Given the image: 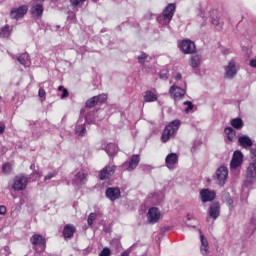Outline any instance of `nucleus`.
I'll use <instances>...</instances> for the list:
<instances>
[{"instance_id":"obj_1","label":"nucleus","mask_w":256,"mask_h":256,"mask_svg":"<svg viewBox=\"0 0 256 256\" xmlns=\"http://www.w3.org/2000/svg\"><path fill=\"white\" fill-rule=\"evenodd\" d=\"M179 127H181V121L179 120H174L167 125L161 136L162 143H167V141H169V139L179 131Z\"/></svg>"},{"instance_id":"obj_2","label":"nucleus","mask_w":256,"mask_h":256,"mask_svg":"<svg viewBox=\"0 0 256 256\" xmlns=\"http://www.w3.org/2000/svg\"><path fill=\"white\" fill-rule=\"evenodd\" d=\"M173 15H175V4H169L162 15L158 17V23H160V25H169L171 19H173Z\"/></svg>"},{"instance_id":"obj_3","label":"nucleus","mask_w":256,"mask_h":256,"mask_svg":"<svg viewBox=\"0 0 256 256\" xmlns=\"http://www.w3.org/2000/svg\"><path fill=\"white\" fill-rule=\"evenodd\" d=\"M256 181V160L249 164L246 172V180L244 181L245 187H251Z\"/></svg>"},{"instance_id":"obj_4","label":"nucleus","mask_w":256,"mask_h":256,"mask_svg":"<svg viewBox=\"0 0 256 256\" xmlns=\"http://www.w3.org/2000/svg\"><path fill=\"white\" fill-rule=\"evenodd\" d=\"M229 175V170L225 166H221L216 170L214 179L217 180L218 185L223 187L225 185V181H227V177Z\"/></svg>"},{"instance_id":"obj_5","label":"nucleus","mask_w":256,"mask_h":256,"mask_svg":"<svg viewBox=\"0 0 256 256\" xmlns=\"http://www.w3.org/2000/svg\"><path fill=\"white\" fill-rule=\"evenodd\" d=\"M27 11H29L28 5H22L18 8H13L10 12V17L11 19H16V21H19V19H23V17H25Z\"/></svg>"},{"instance_id":"obj_6","label":"nucleus","mask_w":256,"mask_h":256,"mask_svg":"<svg viewBox=\"0 0 256 256\" xmlns=\"http://www.w3.org/2000/svg\"><path fill=\"white\" fill-rule=\"evenodd\" d=\"M238 71L239 69L237 68V63L235 60H230L228 65L225 66V79H233L237 75Z\"/></svg>"},{"instance_id":"obj_7","label":"nucleus","mask_w":256,"mask_h":256,"mask_svg":"<svg viewBox=\"0 0 256 256\" xmlns=\"http://www.w3.org/2000/svg\"><path fill=\"white\" fill-rule=\"evenodd\" d=\"M139 161H141V157L139 155H132L129 161H126L122 164V168L124 171H134L137 169Z\"/></svg>"},{"instance_id":"obj_8","label":"nucleus","mask_w":256,"mask_h":256,"mask_svg":"<svg viewBox=\"0 0 256 256\" xmlns=\"http://www.w3.org/2000/svg\"><path fill=\"white\" fill-rule=\"evenodd\" d=\"M169 93L173 97L174 101H181L185 97L187 91L179 86H171Z\"/></svg>"},{"instance_id":"obj_9","label":"nucleus","mask_w":256,"mask_h":256,"mask_svg":"<svg viewBox=\"0 0 256 256\" xmlns=\"http://www.w3.org/2000/svg\"><path fill=\"white\" fill-rule=\"evenodd\" d=\"M27 183H29V179L27 177L16 176L12 189H14V191H23V189L27 187Z\"/></svg>"},{"instance_id":"obj_10","label":"nucleus","mask_w":256,"mask_h":256,"mask_svg":"<svg viewBox=\"0 0 256 256\" xmlns=\"http://www.w3.org/2000/svg\"><path fill=\"white\" fill-rule=\"evenodd\" d=\"M200 197L202 203H209L211 201H215V198L217 197V193L215 191L210 189H202L200 191Z\"/></svg>"},{"instance_id":"obj_11","label":"nucleus","mask_w":256,"mask_h":256,"mask_svg":"<svg viewBox=\"0 0 256 256\" xmlns=\"http://www.w3.org/2000/svg\"><path fill=\"white\" fill-rule=\"evenodd\" d=\"M208 215L214 219V221L218 219L219 215H221V204H219V202H213L209 207Z\"/></svg>"},{"instance_id":"obj_12","label":"nucleus","mask_w":256,"mask_h":256,"mask_svg":"<svg viewBox=\"0 0 256 256\" xmlns=\"http://www.w3.org/2000/svg\"><path fill=\"white\" fill-rule=\"evenodd\" d=\"M161 219V211H159V208L152 207L148 211V221L149 223L155 224Z\"/></svg>"},{"instance_id":"obj_13","label":"nucleus","mask_w":256,"mask_h":256,"mask_svg":"<svg viewBox=\"0 0 256 256\" xmlns=\"http://www.w3.org/2000/svg\"><path fill=\"white\" fill-rule=\"evenodd\" d=\"M243 163V153L241 151H235L230 162V167L232 169H237V167H241Z\"/></svg>"},{"instance_id":"obj_14","label":"nucleus","mask_w":256,"mask_h":256,"mask_svg":"<svg viewBox=\"0 0 256 256\" xmlns=\"http://www.w3.org/2000/svg\"><path fill=\"white\" fill-rule=\"evenodd\" d=\"M115 169H117V166L115 165H108L105 168H103L100 171V179L101 181H104V179H109V177H112V175H115Z\"/></svg>"},{"instance_id":"obj_15","label":"nucleus","mask_w":256,"mask_h":256,"mask_svg":"<svg viewBox=\"0 0 256 256\" xmlns=\"http://www.w3.org/2000/svg\"><path fill=\"white\" fill-rule=\"evenodd\" d=\"M85 183H87V173L81 170L74 176L73 184L77 187H81V185H85Z\"/></svg>"},{"instance_id":"obj_16","label":"nucleus","mask_w":256,"mask_h":256,"mask_svg":"<svg viewBox=\"0 0 256 256\" xmlns=\"http://www.w3.org/2000/svg\"><path fill=\"white\" fill-rule=\"evenodd\" d=\"M105 195L110 201H117L121 197V190L119 188H107Z\"/></svg>"},{"instance_id":"obj_17","label":"nucleus","mask_w":256,"mask_h":256,"mask_svg":"<svg viewBox=\"0 0 256 256\" xmlns=\"http://www.w3.org/2000/svg\"><path fill=\"white\" fill-rule=\"evenodd\" d=\"M30 243L34 245V247H41L42 251L45 249V238L41 236V234H34L30 238Z\"/></svg>"},{"instance_id":"obj_18","label":"nucleus","mask_w":256,"mask_h":256,"mask_svg":"<svg viewBox=\"0 0 256 256\" xmlns=\"http://www.w3.org/2000/svg\"><path fill=\"white\" fill-rule=\"evenodd\" d=\"M165 162L168 169H175V165L179 163V156L177 153H170L166 156Z\"/></svg>"},{"instance_id":"obj_19","label":"nucleus","mask_w":256,"mask_h":256,"mask_svg":"<svg viewBox=\"0 0 256 256\" xmlns=\"http://www.w3.org/2000/svg\"><path fill=\"white\" fill-rule=\"evenodd\" d=\"M180 49L183 51V53L189 54L195 52V42L191 40H183Z\"/></svg>"},{"instance_id":"obj_20","label":"nucleus","mask_w":256,"mask_h":256,"mask_svg":"<svg viewBox=\"0 0 256 256\" xmlns=\"http://www.w3.org/2000/svg\"><path fill=\"white\" fill-rule=\"evenodd\" d=\"M200 241H201V246H200V251L203 256H207L209 253V241L207 238H205V235L200 230Z\"/></svg>"},{"instance_id":"obj_21","label":"nucleus","mask_w":256,"mask_h":256,"mask_svg":"<svg viewBox=\"0 0 256 256\" xmlns=\"http://www.w3.org/2000/svg\"><path fill=\"white\" fill-rule=\"evenodd\" d=\"M103 149L106 151V153L109 155V157H115V155L119 151V147H117L113 143H109L106 146L103 147Z\"/></svg>"},{"instance_id":"obj_22","label":"nucleus","mask_w":256,"mask_h":256,"mask_svg":"<svg viewBox=\"0 0 256 256\" xmlns=\"http://www.w3.org/2000/svg\"><path fill=\"white\" fill-rule=\"evenodd\" d=\"M238 143L244 149H248V147H253V140H251V138H249L248 136L239 137L238 138Z\"/></svg>"},{"instance_id":"obj_23","label":"nucleus","mask_w":256,"mask_h":256,"mask_svg":"<svg viewBox=\"0 0 256 256\" xmlns=\"http://www.w3.org/2000/svg\"><path fill=\"white\" fill-rule=\"evenodd\" d=\"M32 17L39 19L43 15V4H36L31 8Z\"/></svg>"},{"instance_id":"obj_24","label":"nucleus","mask_w":256,"mask_h":256,"mask_svg":"<svg viewBox=\"0 0 256 256\" xmlns=\"http://www.w3.org/2000/svg\"><path fill=\"white\" fill-rule=\"evenodd\" d=\"M75 234V226L67 224L63 229V236L65 239H71Z\"/></svg>"},{"instance_id":"obj_25","label":"nucleus","mask_w":256,"mask_h":256,"mask_svg":"<svg viewBox=\"0 0 256 256\" xmlns=\"http://www.w3.org/2000/svg\"><path fill=\"white\" fill-rule=\"evenodd\" d=\"M201 61H203V57L199 54H194L191 57L190 65L193 69H197V67H201Z\"/></svg>"},{"instance_id":"obj_26","label":"nucleus","mask_w":256,"mask_h":256,"mask_svg":"<svg viewBox=\"0 0 256 256\" xmlns=\"http://www.w3.org/2000/svg\"><path fill=\"white\" fill-rule=\"evenodd\" d=\"M75 135H77V137H85V135H87V128L85 127V124L77 122Z\"/></svg>"},{"instance_id":"obj_27","label":"nucleus","mask_w":256,"mask_h":256,"mask_svg":"<svg viewBox=\"0 0 256 256\" xmlns=\"http://www.w3.org/2000/svg\"><path fill=\"white\" fill-rule=\"evenodd\" d=\"M222 201L228 205L230 211H233V198H231V194H229V192L222 193Z\"/></svg>"},{"instance_id":"obj_28","label":"nucleus","mask_w":256,"mask_h":256,"mask_svg":"<svg viewBox=\"0 0 256 256\" xmlns=\"http://www.w3.org/2000/svg\"><path fill=\"white\" fill-rule=\"evenodd\" d=\"M224 133L228 141H230V143H233L235 141V135H237V132L235 131V129L231 127H226L224 130Z\"/></svg>"},{"instance_id":"obj_29","label":"nucleus","mask_w":256,"mask_h":256,"mask_svg":"<svg viewBox=\"0 0 256 256\" xmlns=\"http://www.w3.org/2000/svg\"><path fill=\"white\" fill-rule=\"evenodd\" d=\"M144 101L146 103H153L154 101H157V94L153 93L150 90H147L144 93Z\"/></svg>"},{"instance_id":"obj_30","label":"nucleus","mask_w":256,"mask_h":256,"mask_svg":"<svg viewBox=\"0 0 256 256\" xmlns=\"http://www.w3.org/2000/svg\"><path fill=\"white\" fill-rule=\"evenodd\" d=\"M17 61L20 63V65H24V67H29L31 65V62L29 61V54L23 53L18 58Z\"/></svg>"},{"instance_id":"obj_31","label":"nucleus","mask_w":256,"mask_h":256,"mask_svg":"<svg viewBox=\"0 0 256 256\" xmlns=\"http://www.w3.org/2000/svg\"><path fill=\"white\" fill-rule=\"evenodd\" d=\"M230 125H232L234 129H243V120L241 118H234L231 120Z\"/></svg>"},{"instance_id":"obj_32","label":"nucleus","mask_w":256,"mask_h":256,"mask_svg":"<svg viewBox=\"0 0 256 256\" xmlns=\"http://www.w3.org/2000/svg\"><path fill=\"white\" fill-rule=\"evenodd\" d=\"M11 35V30H9V26H4L0 29V37H9Z\"/></svg>"},{"instance_id":"obj_33","label":"nucleus","mask_w":256,"mask_h":256,"mask_svg":"<svg viewBox=\"0 0 256 256\" xmlns=\"http://www.w3.org/2000/svg\"><path fill=\"white\" fill-rule=\"evenodd\" d=\"M211 23L216 27L217 31H221V29H223V22L219 21V19L213 18Z\"/></svg>"},{"instance_id":"obj_34","label":"nucleus","mask_w":256,"mask_h":256,"mask_svg":"<svg viewBox=\"0 0 256 256\" xmlns=\"http://www.w3.org/2000/svg\"><path fill=\"white\" fill-rule=\"evenodd\" d=\"M97 98L92 97L91 99H89L88 101H86V107H88L89 109L95 107V105H97Z\"/></svg>"},{"instance_id":"obj_35","label":"nucleus","mask_w":256,"mask_h":256,"mask_svg":"<svg viewBox=\"0 0 256 256\" xmlns=\"http://www.w3.org/2000/svg\"><path fill=\"white\" fill-rule=\"evenodd\" d=\"M94 117H95V112H90V113H88V114L86 115V123H89V124L95 123L96 120H95Z\"/></svg>"},{"instance_id":"obj_36","label":"nucleus","mask_w":256,"mask_h":256,"mask_svg":"<svg viewBox=\"0 0 256 256\" xmlns=\"http://www.w3.org/2000/svg\"><path fill=\"white\" fill-rule=\"evenodd\" d=\"M94 97L96 98L97 103H105V101H107V94H100Z\"/></svg>"},{"instance_id":"obj_37","label":"nucleus","mask_w":256,"mask_h":256,"mask_svg":"<svg viewBox=\"0 0 256 256\" xmlns=\"http://www.w3.org/2000/svg\"><path fill=\"white\" fill-rule=\"evenodd\" d=\"M183 105H187V107L185 108V113H189V111H193V107H195L193 105V102L192 101H186L183 103Z\"/></svg>"},{"instance_id":"obj_38","label":"nucleus","mask_w":256,"mask_h":256,"mask_svg":"<svg viewBox=\"0 0 256 256\" xmlns=\"http://www.w3.org/2000/svg\"><path fill=\"white\" fill-rule=\"evenodd\" d=\"M95 219H97V214L90 213V215L88 216V220H87V223L90 227L93 225V222L95 221Z\"/></svg>"},{"instance_id":"obj_39","label":"nucleus","mask_w":256,"mask_h":256,"mask_svg":"<svg viewBox=\"0 0 256 256\" xmlns=\"http://www.w3.org/2000/svg\"><path fill=\"white\" fill-rule=\"evenodd\" d=\"M148 57H149V55H147L146 53H142L141 55L138 56V63L143 65V63H145V61H147Z\"/></svg>"},{"instance_id":"obj_40","label":"nucleus","mask_w":256,"mask_h":256,"mask_svg":"<svg viewBox=\"0 0 256 256\" xmlns=\"http://www.w3.org/2000/svg\"><path fill=\"white\" fill-rule=\"evenodd\" d=\"M12 167L10 163H6L2 166L3 173H10L12 171Z\"/></svg>"},{"instance_id":"obj_41","label":"nucleus","mask_w":256,"mask_h":256,"mask_svg":"<svg viewBox=\"0 0 256 256\" xmlns=\"http://www.w3.org/2000/svg\"><path fill=\"white\" fill-rule=\"evenodd\" d=\"M169 71L167 70H162L160 72V79H164L165 81H167L169 79Z\"/></svg>"},{"instance_id":"obj_42","label":"nucleus","mask_w":256,"mask_h":256,"mask_svg":"<svg viewBox=\"0 0 256 256\" xmlns=\"http://www.w3.org/2000/svg\"><path fill=\"white\" fill-rule=\"evenodd\" d=\"M100 256H111V250L109 248H104L101 252H100Z\"/></svg>"},{"instance_id":"obj_43","label":"nucleus","mask_w":256,"mask_h":256,"mask_svg":"<svg viewBox=\"0 0 256 256\" xmlns=\"http://www.w3.org/2000/svg\"><path fill=\"white\" fill-rule=\"evenodd\" d=\"M85 2V0H70L71 5H73V7H77V5H79V3H83Z\"/></svg>"},{"instance_id":"obj_44","label":"nucleus","mask_w":256,"mask_h":256,"mask_svg":"<svg viewBox=\"0 0 256 256\" xmlns=\"http://www.w3.org/2000/svg\"><path fill=\"white\" fill-rule=\"evenodd\" d=\"M55 175H57V174L53 173V172L48 173L47 176H45V181L53 179V177H55Z\"/></svg>"},{"instance_id":"obj_45","label":"nucleus","mask_w":256,"mask_h":256,"mask_svg":"<svg viewBox=\"0 0 256 256\" xmlns=\"http://www.w3.org/2000/svg\"><path fill=\"white\" fill-rule=\"evenodd\" d=\"M7 214V207L0 206V215H6Z\"/></svg>"},{"instance_id":"obj_46","label":"nucleus","mask_w":256,"mask_h":256,"mask_svg":"<svg viewBox=\"0 0 256 256\" xmlns=\"http://www.w3.org/2000/svg\"><path fill=\"white\" fill-rule=\"evenodd\" d=\"M62 91L63 93L61 95V99H65L66 97H69V91H67V89H63Z\"/></svg>"},{"instance_id":"obj_47","label":"nucleus","mask_w":256,"mask_h":256,"mask_svg":"<svg viewBox=\"0 0 256 256\" xmlns=\"http://www.w3.org/2000/svg\"><path fill=\"white\" fill-rule=\"evenodd\" d=\"M38 95H39V97H45V95H46L45 89L40 88V89H39V92H38Z\"/></svg>"},{"instance_id":"obj_48","label":"nucleus","mask_w":256,"mask_h":256,"mask_svg":"<svg viewBox=\"0 0 256 256\" xmlns=\"http://www.w3.org/2000/svg\"><path fill=\"white\" fill-rule=\"evenodd\" d=\"M250 152H251V155H253V157H256V147L251 148Z\"/></svg>"},{"instance_id":"obj_49","label":"nucleus","mask_w":256,"mask_h":256,"mask_svg":"<svg viewBox=\"0 0 256 256\" xmlns=\"http://www.w3.org/2000/svg\"><path fill=\"white\" fill-rule=\"evenodd\" d=\"M2 251L6 253V255H9V246H5Z\"/></svg>"},{"instance_id":"obj_50","label":"nucleus","mask_w":256,"mask_h":256,"mask_svg":"<svg viewBox=\"0 0 256 256\" xmlns=\"http://www.w3.org/2000/svg\"><path fill=\"white\" fill-rule=\"evenodd\" d=\"M5 133V126H0V135Z\"/></svg>"},{"instance_id":"obj_51","label":"nucleus","mask_w":256,"mask_h":256,"mask_svg":"<svg viewBox=\"0 0 256 256\" xmlns=\"http://www.w3.org/2000/svg\"><path fill=\"white\" fill-rule=\"evenodd\" d=\"M181 77H182V76H181V74L179 73V74L176 75L175 79H176L177 81H179V80H181Z\"/></svg>"},{"instance_id":"obj_52","label":"nucleus","mask_w":256,"mask_h":256,"mask_svg":"<svg viewBox=\"0 0 256 256\" xmlns=\"http://www.w3.org/2000/svg\"><path fill=\"white\" fill-rule=\"evenodd\" d=\"M63 89H65V87H63V86L58 87V91H63Z\"/></svg>"},{"instance_id":"obj_53","label":"nucleus","mask_w":256,"mask_h":256,"mask_svg":"<svg viewBox=\"0 0 256 256\" xmlns=\"http://www.w3.org/2000/svg\"><path fill=\"white\" fill-rule=\"evenodd\" d=\"M36 3H43L45 0H34Z\"/></svg>"},{"instance_id":"obj_54","label":"nucleus","mask_w":256,"mask_h":256,"mask_svg":"<svg viewBox=\"0 0 256 256\" xmlns=\"http://www.w3.org/2000/svg\"><path fill=\"white\" fill-rule=\"evenodd\" d=\"M33 175H38L39 177H41V175H39L38 171H34Z\"/></svg>"},{"instance_id":"obj_55","label":"nucleus","mask_w":256,"mask_h":256,"mask_svg":"<svg viewBox=\"0 0 256 256\" xmlns=\"http://www.w3.org/2000/svg\"><path fill=\"white\" fill-rule=\"evenodd\" d=\"M30 169H35V164H31Z\"/></svg>"},{"instance_id":"obj_56","label":"nucleus","mask_w":256,"mask_h":256,"mask_svg":"<svg viewBox=\"0 0 256 256\" xmlns=\"http://www.w3.org/2000/svg\"><path fill=\"white\" fill-rule=\"evenodd\" d=\"M78 123H80V124L83 123V120L78 121Z\"/></svg>"},{"instance_id":"obj_57","label":"nucleus","mask_w":256,"mask_h":256,"mask_svg":"<svg viewBox=\"0 0 256 256\" xmlns=\"http://www.w3.org/2000/svg\"><path fill=\"white\" fill-rule=\"evenodd\" d=\"M81 113H83V110H81Z\"/></svg>"}]
</instances>
